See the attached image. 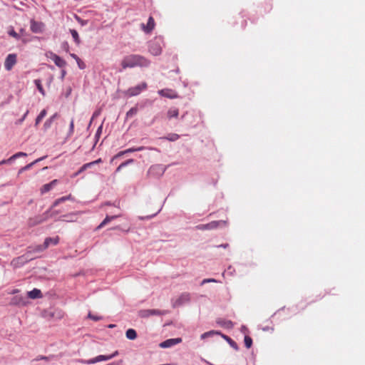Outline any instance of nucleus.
I'll use <instances>...</instances> for the list:
<instances>
[{"label": "nucleus", "instance_id": "f257e3e1", "mask_svg": "<svg viewBox=\"0 0 365 365\" xmlns=\"http://www.w3.org/2000/svg\"><path fill=\"white\" fill-rule=\"evenodd\" d=\"M150 61L145 57L138 54H130L124 56L120 62L123 69L135 67H148Z\"/></svg>", "mask_w": 365, "mask_h": 365}, {"label": "nucleus", "instance_id": "f03ea898", "mask_svg": "<svg viewBox=\"0 0 365 365\" xmlns=\"http://www.w3.org/2000/svg\"><path fill=\"white\" fill-rule=\"evenodd\" d=\"M163 46V38L161 36H157L149 42L148 51L153 56H159L162 53Z\"/></svg>", "mask_w": 365, "mask_h": 365}, {"label": "nucleus", "instance_id": "7ed1b4c3", "mask_svg": "<svg viewBox=\"0 0 365 365\" xmlns=\"http://www.w3.org/2000/svg\"><path fill=\"white\" fill-rule=\"evenodd\" d=\"M52 216H53V214L51 213L50 210H48L41 215H39L35 216L34 217L30 218L29 220V225L30 226H35L36 225L41 224L46 220H48Z\"/></svg>", "mask_w": 365, "mask_h": 365}, {"label": "nucleus", "instance_id": "20e7f679", "mask_svg": "<svg viewBox=\"0 0 365 365\" xmlns=\"http://www.w3.org/2000/svg\"><path fill=\"white\" fill-rule=\"evenodd\" d=\"M191 297L188 292L182 293L179 297L172 299V306L173 308H176L187 304L190 302Z\"/></svg>", "mask_w": 365, "mask_h": 365}, {"label": "nucleus", "instance_id": "39448f33", "mask_svg": "<svg viewBox=\"0 0 365 365\" xmlns=\"http://www.w3.org/2000/svg\"><path fill=\"white\" fill-rule=\"evenodd\" d=\"M148 86L145 82L141 83L135 86L128 88L125 91V95L129 97L135 96L140 94L143 91L147 88Z\"/></svg>", "mask_w": 365, "mask_h": 365}, {"label": "nucleus", "instance_id": "423d86ee", "mask_svg": "<svg viewBox=\"0 0 365 365\" xmlns=\"http://www.w3.org/2000/svg\"><path fill=\"white\" fill-rule=\"evenodd\" d=\"M226 224H227V222L224 221V220L212 221V222L205 224V225H199L197 226V228L198 230H213V229H216L219 226L226 225Z\"/></svg>", "mask_w": 365, "mask_h": 365}, {"label": "nucleus", "instance_id": "0eeeda50", "mask_svg": "<svg viewBox=\"0 0 365 365\" xmlns=\"http://www.w3.org/2000/svg\"><path fill=\"white\" fill-rule=\"evenodd\" d=\"M118 354V351H115L113 354H112L110 355H108V356L99 355V356H98L93 359H91L90 360H88V361H81V362L84 363V364H95V363H97V362H99L101 361H107V360L111 359L113 357H115V356H117Z\"/></svg>", "mask_w": 365, "mask_h": 365}, {"label": "nucleus", "instance_id": "6e6552de", "mask_svg": "<svg viewBox=\"0 0 365 365\" xmlns=\"http://www.w3.org/2000/svg\"><path fill=\"white\" fill-rule=\"evenodd\" d=\"M58 242H59L58 236H56L55 237H46L45 239L43 245L38 246L36 247V250L38 252H41V251L46 250V248H48L50 245H56L58 243Z\"/></svg>", "mask_w": 365, "mask_h": 365}, {"label": "nucleus", "instance_id": "1a4fd4ad", "mask_svg": "<svg viewBox=\"0 0 365 365\" xmlns=\"http://www.w3.org/2000/svg\"><path fill=\"white\" fill-rule=\"evenodd\" d=\"M17 62V56L15 53L9 54L4 61V67L6 71H11Z\"/></svg>", "mask_w": 365, "mask_h": 365}, {"label": "nucleus", "instance_id": "9d476101", "mask_svg": "<svg viewBox=\"0 0 365 365\" xmlns=\"http://www.w3.org/2000/svg\"><path fill=\"white\" fill-rule=\"evenodd\" d=\"M47 56L50 58L54 62L56 66L59 68H63L66 66V61L53 52H49L47 54Z\"/></svg>", "mask_w": 365, "mask_h": 365}, {"label": "nucleus", "instance_id": "9b49d317", "mask_svg": "<svg viewBox=\"0 0 365 365\" xmlns=\"http://www.w3.org/2000/svg\"><path fill=\"white\" fill-rule=\"evenodd\" d=\"M165 314L164 311L159 309H143L139 312V316L143 318L149 317L151 315H163Z\"/></svg>", "mask_w": 365, "mask_h": 365}, {"label": "nucleus", "instance_id": "f8f14e48", "mask_svg": "<svg viewBox=\"0 0 365 365\" xmlns=\"http://www.w3.org/2000/svg\"><path fill=\"white\" fill-rule=\"evenodd\" d=\"M182 341L181 338H175V339H167L160 344V347L165 349L173 346L178 344H180Z\"/></svg>", "mask_w": 365, "mask_h": 365}, {"label": "nucleus", "instance_id": "ddd939ff", "mask_svg": "<svg viewBox=\"0 0 365 365\" xmlns=\"http://www.w3.org/2000/svg\"><path fill=\"white\" fill-rule=\"evenodd\" d=\"M164 173V169L159 165H152L148 171V176L161 175Z\"/></svg>", "mask_w": 365, "mask_h": 365}, {"label": "nucleus", "instance_id": "4468645a", "mask_svg": "<svg viewBox=\"0 0 365 365\" xmlns=\"http://www.w3.org/2000/svg\"><path fill=\"white\" fill-rule=\"evenodd\" d=\"M10 304L11 305L25 306L28 304V302L23 296L17 295L11 299Z\"/></svg>", "mask_w": 365, "mask_h": 365}, {"label": "nucleus", "instance_id": "2eb2a0df", "mask_svg": "<svg viewBox=\"0 0 365 365\" xmlns=\"http://www.w3.org/2000/svg\"><path fill=\"white\" fill-rule=\"evenodd\" d=\"M155 25V24L154 19L152 16H150L148 20L147 24L145 25L144 24H142L141 27L144 32L149 34L154 29Z\"/></svg>", "mask_w": 365, "mask_h": 365}, {"label": "nucleus", "instance_id": "dca6fc26", "mask_svg": "<svg viewBox=\"0 0 365 365\" xmlns=\"http://www.w3.org/2000/svg\"><path fill=\"white\" fill-rule=\"evenodd\" d=\"M158 93L164 97L173 99L178 97V93L172 89H162L158 91Z\"/></svg>", "mask_w": 365, "mask_h": 365}, {"label": "nucleus", "instance_id": "f3484780", "mask_svg": "<svg viewBox=\"0 0 365 365\" xmlns=\"http://www.w3.org/2000/svg\"><path fill=\"white\" fill-rule=\"evenodd\" d=\"M58 183V180H53L49 183L43 185L41 189L40 192L41 195H43L48 192H49L54 186H56Z\"/></svg>", "mask_w": 365, "mask_h": 365}, {"label": "nucleus", "instance_id": "a211bd4d", "mask_svg": "<svg viewBox=\"0 0 365 365\" xmlns=\"http://www.w3.org/2000/svg\"><path fill=\"white\" fill-rule=\"evenodd\" d=\"M28 297L32 299H41L43 294L40 289L34 288L33 290L27 292Z\"/></svg>", "mask_w": 365, "mask_h": 365}, {"label": "nucleus", "instance_id": "6ab92c4d", "mask_svg": "<svg viewBox=\"0 0 365 365\" xmlns=\"http://www.w3.org/2000/svg\"><path fill=\"white\" fill-rule=\"evenodd\" d=\"M43 24L41 22H37L34 20L31 21V29L34 33H40L42 31Z\"/></svg>", "mask_w": 365, "mask_h": 365}, {"label": "nucleus", "instance_id": "aec40b11", "mask_svg": "<svg viewBox=\"0 0 365 365\" xmlns=\"http://www.w3.org/2000/svg\"><path fill=\"white\" fill-rule=\"evenodd\" d=\"M120 215H116L113 216H108L107 215L106 218L102 221V222L97 227V230H100L102 227H103L106 225H107L108 222H111L113 220L120 217Z\"/></svg>", "mask_w": 365, "mask_h": 365}, {"label": "nucleus", "instance_id": "412c9836", "mask_svg": "<svg viewBox=\"0 0 365 365\" xmlns=\"http://www.w3.org/2000/svg\"><path fill=\"white\" fill-rule=\"evenodd\" d=\"M120 215H116L113 216H108L107 215L106 218L102 221V222L97 227V230H100L102 227H103L106 225H107L108 222H111L113 220L120 217Z\"/></svg>", "mask_w": 365, "mask_h": 365}, {"label": "nucleus", "instance_id": "4be33fe9", "mask_svg": "<svg viewBox=\"0 0 365 365\" xmlns=\"http://www.w3.org/2000/svg\"><path fill=\"white\" fill-rule=\"evenodd\" d=\"M73 200L71 195L61 197L54 201V202L53 203V205L51 206V208L55 207L58 206L60 203L64 202L66 200Z\"/></svg>", "mask_w": 365, "mask_h": 365}, {"label": "nucleus", "instance_id": "5701e85b", "mask_svg": "<svg viewBox=\"0 0 365 365\" xmlns=\"http://www.w3.org/2000/svg\"><path fill=\"white\" fill-rule=\"evenodd\" d=\"M46 157H42V158H38L36 159V160H34V162L26 165V166L21 168L19 171V173H21L24 170H27L29 169H30L34 164H36V163L38 162H40L41 160H43Z\"/></svg>", "mask_w": 365, "mask_h": 365}, {"label": "nucleus", "instance_id": "b1692460", "mask_svg": "<svg viewBox=\"0 0 365 365\" xmlns=\"http://www.w3.org/2000/svg\"><path fill=\"white\" fill-rule=\"evenodd\" d=\"M133 152H135V148H128L125 150H123V151H120L115 155L113 156V158H112V161L114 160L115 159H117V158L123 156L124 154L129 153H133Z\"/></svg>", "mask_w": 365, "mask_h": 365}, {"label": "nucleus", "instance_id": "393cba45", "mask_svg": "<svg viewBox=\"0 0 365 365\" xmlns=\"http://www.w3.org/2000/svg\"><path fill=\"white\" fill-rule=\"evenodd\" d=\"M179 114V110L176 108H171L168 110L167 115L168 118H177Z\"/></svg>", "mask_w": 365, "mask_h": 365}, {"label": "nucleus", "instance_id": "a878e982", "mask_svg": "<svg viewBox=\"0 0 365 365\" xmlns=\"http://www.w3.org/2000/svg\"><path fill=\"white\" fill-rule=\"evenodd\" d=\"M126 337L130 340H134L137 337V333L133 329H128L125 333Z\"/></svg>", "mask_w": 365, "mask_h": 365}, {"label": "nucleus", "instance_id": "bb28decb", "mask_svg": "<svg viewBox=\"0 0 365 365\" xmlns=\"http://www.w3.org/2000/svg\"><path fill=\"white\" fill-rule=\"evenodd\" d=\"M61 217V220L65 222H74L76 220L75 215L73 213L63 215Z\"/></svg>", "mask_w": 365, "mask_h": 365}, {"label": "nucleus", "instance_id": "cd10ccee", "mask_svg": "<svg viewBox=\"0 0 365 365\" xmlns=\"http://www.w3.org/2000/svg\"><path fill=\"white\" fill-rule=\"evenodd\" d=\"M46 110L43 109L41 111L39 115L36 118L35 125L37 126L39 123L42 120V119L46 116Z\"/></svg>", "mask_w": 365, "mask_h": 365}, {"label": "nucleus", "instance_id": "c85d7f7f", "mask_svg": "<svg viewBox=\"0 0 365 365\" xmlns=\"http://www.w3.org/2000/svg\"><path fill=\"white\" fill-rule=\"evenodd\" d=\"M70 32L76 43L78 45L81 42V40L77 31H76L75 29H71Z\"/></svg>", "mask_w": 365, "mask_h": 365}, {"label": "nucleus", "instance_id": "c756f323", "mask_svg": "<svg viewBox=\"0 0 365 365\" xmlns=\"http://www.w3.org/2000/svg\"><path fill=\"white\" fill-rule=\"evenodd\" d=\"M34 83L36 86L39 92L43 95L45 96V91L42 86L41 81L39 79L34 80Z\"/></svg>", "mask_w": 365, "mask_h": 365}, {"label": "nucleus", "instance_id": "7c9ffc66", "mask_svg": "<svg viewBox=\"0 0 365 365\" xmlns=\"http://www.w3.org/2000/svg\"><path fill=\"white\" fill-rule=\"evenodd\" d=\"M57 117V113H55L51 117H50L48 120L44 123L45 128H48L51 127L53 120Z\"/></svg>", "mask_w": 365, "mask_h": 365}, {"label": "nucleus", "instance_id": "2f4dec72", "mask_svg": "<svg viewBox=\"0 0 365 365\" xmlns=\"http://www.w3.org/2000/svg\"><path fill=\"white\" fill-rule=\"evenodd\" d=\"M134 162L133 159H129L123 163H122L116 169V172H120L121 169L129 164H131Z\"/></svg>", "mask_w": 365, "mask_h": 365}, {"label": "nucleus", "instance_id": "473e14b6", "mask_svg": "<svg viewBox=\"0 0 365 365\" xmlns=\"http://www.w3.org/2000/svg\"><path fill=\"white\" fill-rule=\"evenodd\" d=\"M27 154L26 153H23V152H19V153H16V154L13 155L11 158H9L7 160V162H10V161H12L19 157H22V156H26Z\"/></svg>", "mask_w": 365, "mask_h": 365}, {"label": "nucleus", "instance_id": "72a5a7b5", "mask_svg": "<svg viewBox=\"0 0 365 365\" xmlns=\"http://www.w3.org/2000/svg\"><path fill=\"white\" fill-rule=\"evenodd\" d=\"M138 113L137 107L131 108L126 113L127 118H132L133 115H136Z\"/></svg>", "mask_w": 365, "mask_h": 365}, {"label": "nucleus", "instance_id": "f704fd0d", "mask_svg": "<svg viewBox=\"0 0 365 365\" xmlns=\"http://www.w3.org/2000/svg\"><path fill=\"white\" fill-rule=\"evenodd\" d=\"M92 167V163H86L84 164L81 168L80 170L75 174V175H78L79 173L83 172L84 170H86V169L89 168H91Z\"/></svg>", "mask_w": 365, "mask_h": 365}, {"label": "nucleus", "instance_id": "c9c22d12", "mask_svg": "<svg viewBox=\"0 0 365 365\" xmlns=\"http://www.w3.org/2000/svg\"><path fill=\"white\" fill-rule=\"evenodd\" d=\"M245 346L247 348H250L252 346V339H251V337L248 336H246L245 337Z\"/></svg>", "mask_w": 365, "mask_h": 365}, {"label": "nucleus", "instance_id": "e433bc0d", "mask_svg": "<svg viewBox=\"0 0 365 365\" xmlns=\"http://www.w3.org/2000/svg\"><path fill=\"white\" fill-rule=\"evenodd\" d=\"M88 317L93 321H96V322L99 321L102 319V317L93 315L91 313L88 314Z\"/></svg>", "mask_w": 365, "mask_h": 365}, {"label": "nucleus", "instance_id": "4c0bfd02", "mask_svg": "<svg viewBox=\"0 0 365 365\" xmlns=\"http://www.w3.org/2000/svg\"><path fill=\"white\" fill-rule=\"evenodd\" d=\"M73 130H74V120H73V119H71V121L70 123L69 132H68L69 136H71L73 133Z\"/></svg>", "mask_w": 365, "mask_h": 365}, {"label": "nucleus", "instance_id": "58836bf2", "mask_svg": "<svg viewBox=\"0 0 365 365\" xmlns=\"http://www.w3.org/2000/svg\"><path fill=\"white\" fill-rule=\"evenodd\" d=\"M53 317H55V314H52ZM64 316V313L61 311H58L56 315V317L58 319H62Z\"/></svg>", "mask_w": 365, "mask_h": 365}, {"label": "nucleus", "instance_id": "ea45409f", "mask_svg": "<svg viewBox=\"0 0 365 365\" xmlns=\"http://www.w3.org/2000/svg\"><path fill=\"white\" fill-rule=\"evenodd\" d=\"M208 282H217V281L215 279H205L202 281L201 285H203L205 283H208Z\"/></svg>", "mask_w": 365, "mask_h": 365}, {"label": "nucleus", "instance_id": "a19ab883", "mask_svg": "<svg viewBox=\"0 0 365 365\" xmlns=\"http://www.w3.org/2000/svg\"><path fill=\"white\" fill-rule=\"evenodd\" d=\"M179 138V135L178 134H171L168 139L171 141H175Z\"/></svg>", "mask_w": 365, "mask_h": 365}, {"label": "nucleus", "instance_id": "79ce46f5", "mask_svg": "<svg viewBox=\"0 0 365 365\" xmlns=\"http://www.w3.org/2000/svg\"><path fill=\"white\" fill-rule=\"evenodd\" d=\"M9 34L15 38H19V34L13 29L9 32Z\"/></svg>", "mask_w": 365, "mask_h": 365}, {"label": "nucleus", "instance_id": "37998d69", "mask_svg": "<svg viewBox=\"0 0 365 365\" xmlns=\"http://www.w3.org/2000/svg\"><path fill=\"white\" fill-rule=\"evenodd\" d=\"M76 62L81 69H83L85 68V64L81 59H80V61H76Z\"/></svg>", "mask_w": 365, "mask_h": 365}, {"label": "nucleus", "instance_id": "c03bdc74", "mask_svg": "<svg viewBox=\"0 0 365 365\" xmlns=\"http://www.w3.org/2000/svg\"><path fill=\"white\" fill-rule=\"evenodd\" d=\"M213 333H214V331H208V332H205V333H204L203 334H202L201 338H202V339H204V338H205L206 336H210V335L212 334Z\"/></svg>", "mask_w": 365, "mask_h": 365}, {"label": "nucleus", "instance_id": "a18cd8bd", "mask_svg": "<svg viewBox=\"0 0 365 365\" xmlns=\"http://www.w3.org/2000/svg\"><path fill=\"white\" fill-rule=\"evenodd\" d=\"M23 259H24V257H23V256H21V257H18V258H16V259H14V260H13V262H12V263H15V264H16V263H19V261H23Z\"/></svg>", "mask_w": 365, "mask_h": 365}, {"label": "nucleus", "instance_id": "49530a36", "mask_svg": "<svg viewBox=\"0 0 365 365\" xmlns=\"http://www.w3.org/2000/svg\"><path fill=\"white\" fill-rule=\"evenodd\" d=\"M28 113H29V110H26V112L24 113V116L21 117V119L19 120V123H21L24 120V119L27 116Z\"/></svg>", "mask_w": 365, "mask_h": 365}, {"label": "nucleus", "instance_id": "de8ad7c7", "mask_svg": "<svg viewBox=\"0 0 365 365\" xmlns=\"http://www.w3.org/2000/svg\"><path fill=\"white\" fill-rule=\"evenodd\" d=\"M71 56L74 58L76 61H80V58L75 53H71Z\"/></svg>", "mask_w": 365, "mask_h": 365}, {"label": "nucleus", "instance_id": "09e8293b", "mask_svg": "<svg viewBox=\"0 0 365 365\" xmlns=\"http://www.w3.org/2000/svg\"><path fill=\"white\" fill-rule=\"evenodd\" d=\"M101 161H102L101 159L99 158V159H98V160H96L95 161L91 162L90 163H92V166H93V165H96V164L101 163Z\"/></svg>", "mask_w": 365, "mask_h": 365}, {"label": "nucleus", "instance_id": "8fccbe9b", "mask_svg": "<svg viewBox=\"0 0 365 365\" xmlns=\"http://www.w3.org/2000/svg\"><path fill=\"white\" fill-rule=\"evenodd\" d=\"M144 149H145V147H143V146L135 148V151H140V150H143Z\"/></svg>", "mask_w": 365, "mask_h": 365}, {"label": "nucleus", "instance_id": "3c124183", "mask_svg": "<svg viewBox=\"0 0 365 365\" xmlns=\"http://www.w3.org/2000/svg\"><path fill=\"white\" fill-rule=\"evenodd\" d=\"M102 130V126H100L98 130H97V132H96V135L98 136V135H100L101 132Z\"/></svg>", "mask_w": 365, "mask_h": 365}, {"label": "nucleus", "instance_id": "603ef678", "mask_svg": "<svg viewBox=\"0 0 365 365\" xmlns=\"http://www.w3.org/2000/svg\"><path fill=\"white\" fill-rule=\"evenodd\" d=\"M39 359L47 360V359H48V357H47V356H41V357H40V358H38L37 360H39Z\"/></svg>", "mask_w": 365, "mask_h": 365}, {"label": "nucleus", "instance_id": "864d4df0", "mask_svg": "<svg viewBox=\"0 0 365 365\" xmlns=\"http://www.w3.org/2000/svg\"><path fill=\"white\" fill-rule=\"evenodd\" d=\"M19 292V289H14V290L11 292V294H16V293H18Z\"/></svg>", "mask_w": 365, "mask_h": 365}, {"label": "nucleus", "instance_id": "5fc2aeb1", "mask_svg": "<svg viewBox=\"0 0 365 365\" xmlns=\"http://www.w3.org/2000/svg\"><path fill=\"white\" fill-rule=\"evenodd\" d=\"M7 163V160H3L0 162V165H3V164H5Z\"/></svg>", "mask_w": 365, "mask_h": 365}, {"label": "nucleus", "instance_id": "6e6d98bb", "mask_svg": "<svg viewBox=\"0 0 365 365\" xmlns=\"http://www.w3.org/2000/svg\"><path fill=\"white\" fill-rule=\"evenodd\" d=\"M227 246H228L227 244L220 245V247H222L224 248H226Z\"/></svg>", "mask_w": 365, "mask_h": 365}, {"label": "nucleus", "instance_id": "4d7b16f0", "mask_svg": "<svg viewBox=\"0 0 365 365\" xmlns=\"http://www.w3.org/2000/svg\"><path fill=\"white\" fill-rule=\"evenodd\" d=\"M114 327H115V325H113V324H110V325L108 326V327H110V328H113Z\"/></svg>", "mask_w": 365, "mask_h": 365}]
</instances>
